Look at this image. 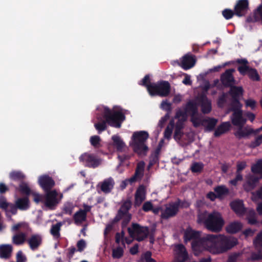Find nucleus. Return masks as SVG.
Segmentation results:
<instances>
[{
    "label": "nucleus",
    "mask_w": 262,
    "mask_h": 262,
    "mask_svg": "<svg viewBox=\"0 0 262 262\" xmlns=\"http://www.w3.org/2000/svg\"><path fill=\"white\" fill-rule=\"evenodd\" d=\"M232 123L236 126H244L246 122V119L243 116L242 110H233V113L231 117Z\"/></svg>",
    "instance_id": "nucleus-18"
},
{
    "label": "nucleus",
    "mask_w": 262,
    "mask_h": 262,
    "mask_svg": "<svg viewBox=\"0 0 262 262\" xmlns=\"http://www.w3.org/2000/svg\"><path fill=\"white\" fill-rule=\"evenodd\" d=\"M183 127L184 125L176 123V128L173 136L174 139L182 146H184L185 144L183 140L184 134L181 130Z\"/></svg>",
    "instance_id": "nucleus-24"
},
{
    "label": "nucleus",
    "mask_w": 262,
    "mask_h": 262,
    "mask_svg": "<svg viewBox=\"0 0 262 262\" xmlns=\"http://www.w3.org/2000/svg\"><path fill=\"white\" fill-rule=\"evenodd\" d=\"M179 211V205L175 203H171L165 205V208L161 210V217L163 219L175 216Z\"/></svg>",
    "instance_id": "nucleus-10"
},
{
    "label": "nucleus",
    "mask_w": 262,
    "mask_h": 262,
    "mask_svg": "<svg viewBox=\"0 0 262 262\" xmlns=\"http://www.w3.org/2000/svg\"><path fill=\"white\" fill-rule=\"evenodd\" d=\"M198 222L212 232H219L224 224L221 214L216 211L208 213L207 211L200 213L198 215Z\"/></svg>",
    "instance_id": "nucleus-3"
},
{
    "label": "nucleus",
    "mask_w": 262,
    "mask_h": 262,
    "mask_svg": "<svg viewBox=\"0 0 262 262\" xmlns=\"http://www.w3.org/2000/svg\"><path fill=\"white\" fill-rule=\"evenodd\" d=\"M174 125V120L172 119L170 121L168 125L165 129L164 133V136L165 138L169 139L171 138Z\"/></svg>",
    "instance_id": "nucleus-40"
},
{
    "label": "nucleus",
    "mask_w": 262,
    "mask_h": 262,
    "mask_svg": "<svg viewBox=\"0 0 262 262\" xmlns=\"http://www.w3.org/2000/svg\"><path fill=\"white\" fill-rule=\"evenodd\" d=\"M262 144V137H261V136H258V137H257L255 140L251 142L250 144V147L251 148H255L257 146H258L259 145H260V144Z\"/></svg>",
    "instance_id": "nucleus-57"
},
{
    "label": "nucleus",
    "mask_w": 262,
    "mask_h": 262,
    "mask_svg": "<svg viewBox=\"0 0 262 262\" xmlns=\"http://www.w3.org/2000/svg\"><path fill=\"white\" fill-rule=\"evenodd\" d=\"M86 217L85 211H83L82 209L76 212L74 215L75 223L76 224H81L83 221H85Z\"/></svg>",
    "instance_id": "nucleus-37"
},
{
    "label": "nucleus",
    "mask_w": 262,
    "mask_h": 262,
    "mask_svg": "<svg viewBox=\"0 0 262 262\" xmlns=\"http://www.w3.org/2000/svg\"><path fill=\"white\" fill-rule=\"evenodd\" d=\"M238 128L235 132L234 135L236 138L240 139L248 137L251 134L254 133V130L248 127L238 126Z\"/></svg>",
    "instance_id": "nucleus-27"
},
{
    "label": "nucleus",
    "mask_w": 262,
    "mask_h": 262,
    "mask_svg": "<svg viewBox=\"0 0 262 262\" xmlns=\"http://www.w3.org/2000/svg\"><path fill=\"white\" fill-rule=\"evenodd\" d=\"M38 183L40 187L46 191L52 190L55 182L54 180L48 175H42L39 177Z\"/></svg>",
    "instance_id": "nucleus-14"
},
{
    "label": "nucleus",
    "mask_w": 262,
    "mask_h": 262,
    "mask_svg": "<svg viewBox=\"0 0 262 262\" xmlns=\"http://www.w3.org/2000/svg\"><path fill=\"white\" fill-rule=\"evenodd\" d=\"M147 90L151 95H157L161 97L168 96L170 91V85L167 81H162L158 84L147 85Z\"/></svg>",
    "instance_id": "nucleus-7"
},
{
    "label": "nucleus",
    "mask_w": 262,
    "mask_h": 262,
    "mask_svg": "<svg viewBox=\"0 0 262 262\" xmlns=\"http://www.w3.org/2000/svg\"><path fill=\"white\" fill-rule=\"evenodd\" d=\"M230 94L233 99H237L243 95V89L241 86H231Z\"/></svg>",
    "instance_id": "nucleus-38"
},
{
    "label": "nucleus",
    "mask_w": 262,
    "mask_h": 262,
    "mask_svg": "<svg viewBox=\"0 0 262 262\" xmlns=\"http://www.w3.org/2000/svg\"><path fill=\"white\" fill-rule=\"evenodd\" d=\"M30 229L28 224L26 222H20L17 223L12 226V231H17L19 230H29Z\"/></svg>",
    "instance_id": "nucleus-44"
},
{
    "label": "nucleus",
    "mask_w": 262,
    "mask_h": 262,
    "mask_svg": "<svg viewBox=\"0 0 262 262\" xmlns=\"http://www.w3.org/2000/svg\"><path fill=\"white\" fill-rule=\"evenodd\" d=\"M243 227L241 223L239 222H233L230 223L226 227V231L229 233H235L239 231Z\"/></svg>",
    "instance_id": "nucleus-30"
},
{
    "label": "nucleus",
    "mask_w": 262,
    "mask_h": 262,
    "mask_svg": "<svg viewBox=\"0 0 262 262\" xmlns=\"http://www.w3.org/2000/svg\"><path fill=\"white\" fill-rule=\"evenodd\" d=\"M200 232H196L194 231H189L187 230L185 232L184 237L185 241L187 242V241L192 240V242L191 244L192 248L194 251L195 255H198L199 253L204 249H200V250H195L193 247V245L194 243L200 241L201 240L204 239L205 238V236L202 238H200Z\"/></svg>",
    "instance_id": "nucleus-11"
},
{
    "label": "nucleus",
    "mask_w": 262,
    "mask_h": 262,
    "mask_svg": "<svg viewBox=\"0 0 262 262\" xmlns=\"http://www.w3.org/2000/svg\"><path fill=\"white\" fill-rule=\"evenodd\" d=\"M231 127L229 122H225L222 123L215 130L214 135L215 137H219L221 135L228 131Z\"/></svg>",
    "instance_id": "nucleus-32"
},
{
    "label": "nucleus",
    "mask_w": 262,
    "mask_h": 262,
    "mask_svg": "<svg viewBox=\"0 0 262 262\" xmlns=\"http://www.w3.org/2000/svg\"><path fill=\"white\" fill-rule=\"evenodd\" d=\"M202 112L204 114H208L211 110V102L206 96H202L201 98Z\"/></svg>",
    "instance_id": "nucleus-33"
},
{
    "label": "nucleus",
    "mask_w": 262,
    "mask_h": 262,
    "mask_svg": "<svg viewBox=\"0 0 262 262\" xmlns=\"http://www.w3.org/2000/svg\"><path fill=\"white\" fill-rule=\"evenodd\" d=\"M115 181L112 178L105 179L102 182L100 183L98 186H100L101 190L105 193H108L111 192L114 188Z\"/></svg>",
    "instance_id": "nucleus-22"
},
{
    "label": "nucleus",
    "mask_w": 262,
    "mask_h": 262,
    "mask_svg": "<svg viewBox=\"0 0 262 262\" xmlns=\"http://www.w3.org/2000/svg\"><path fill=\"white\" fill-rule=\"evenodd\" d=\"M174 119H178V121L176 123L184 125V122L187 120V113L186 111H183L180 108L177 109Z\"/></svg>",
    "instance_id": "nucleus-34"
},
{
    "label": "nucleus",
    "mask_w": 262,
    "mask_h": 262,
    "mask_svg": "<svg viewBox=\"0 0 262 262\" xmlns=\"http://www.w3.org/2000/svg\"><path fill=\"white\" fill-rule=\"evenodd\" d=\"M103 117L105 121L95 123L94 125L99 133L106 129V123L112 126L117 128L120 127L121 123L125 119L124 114L122 110L114 108L110 110L107 107H105L104 109Z\"/></svg>",
    "instance_id": "nucleus-2"
},
{
    "label": "nucleus",
    "mask_w": 262,
    "mask_h": 262,
    "mask_svg": "<svg viewBox=\"0 0 262 262\" xmlns=\"http://www.w3.org/2000/svg\"><path fill=\"white\" fill-rule=\"evenodd\" d=\"M9 206V203L6 201V199L4 196H0V208L3 209H6Z\"/></svg>",
    "instance_id": "nucleus-62"
},
{
    "label": "nucleus",
    "mask_w": 262,
    "mask_h": 262,
    "mask_svg": "<svg viewBox=\"0 0 262 262\" xmlns=\"http://www.w3.org/2000/svg\"><path fill=\"white\" fill-rule=\"evenodd\" d=\"M204 165L201 162H194L192 164L190 169L193 172H201L203 170Z\"/></svg>",
    "instance_id": "nucleus-51"
},
{
    "label": "nucleus",
    "mask_w": 262,
    "mask_h": 262,
    "mask_svg": "<svg viewBox=\"0 0 262 262\" xmlns=\"http://www.w3.org/2000/svg\"><path fill=\"white\" fill-rule=\"evenodd\" d=\"M262 199V186L255 192H252L251 200L254 202H257Z\"/></svg>",
    "instance_id": "nucleus-52"
},
{
    "label": "nucleus",
    "mask_w": 262,
    "mask_h": 262,
    "mask_svg": "<svg viewBox=\"0 0 262 262\" xmlns=\"http://www.w3.org/2000/svg\"><path fill=\"white\" fill-rule=\"evenodd\" d=\"M112 140L114 142V145L117 148V150L123 151L125 150L126 148L125 144L119 136L116 135L113 136L112 137Z\"/></svg>",
    "instance_id": "nucleus-36"
},
{
    "label": "nucleus",
    "mask_w": 262,
    "mask_h": 262,
    "mask_svg": "<svg viewBox=\"0 0 262 262\" xmlns=\"http://www.w3.org/2000/svg\"><path fill=\"white\" fill-rule=\"evenodd\" d=\"M160 150H161V147L159 146L155 150L154 152L151 154V155L150 157V164L151 165H153V164H155L158 161L159 155L160 154Z\"/></svg>",
    "instance_id": "nucleus-50"
},
{
    "label": "nucleus",
    "mask_w": 262,
    "mask_h": 262,
    "mask_svg": "<svg viewBox=\"0 0 262 262\" xmlns=\"http://www.w3.org/2000/svg\"><path fill=\"white\" fill-rule=\"evenodd\" d=\"M27 234L23 232H18L14 234L12 238V243L16 245H23L27 242Z\"/></svg>",
    "instance_id": "nucleus-28"
},
{
    "label": "nucleus",
    "mask_w": 262,
    "mask_h": 262,
    "mask_svg": "<svg viewBox=\"0 0 262 262\" xmlns=\"http://www.w3.org/2000/svg\"><path fill=\"white\" fill-rule=\"evenodd\" d=\"M241 255L242 253L241 252L232 253L228 255L226 262H237Z\"/></svg>",
    "instance_id": "nucleus-54"
},
{
    "label": "nucleus",
    "mask_w": 262,
    "mask_h": 262,
    "mask_svg": "<svg viewBox=\"0 0 262 262\" xmlns=\"http://www.w3.org/2000/svg\"><path fill=\"white\" fill-rule=\"evenodd\" d=\"M10 177L13 180L21 181L25 178V176L21 171H13L10 173Z\"/></svg>",
    "instance_id": "nucleus-47"
},
{
    "label": "nucleus",
    "mask_w": 262,
    "mask_h": 262,
    "mask_svg": "<svg viewBox=\"0 0 262 262\" xmlns=\"http://www.w3.org/2000/svg\"><path fill=\"white\" fill-rule=\"evenodd\" d=\"M237 244V239L233 236L207 234L205 239L194 243L193 247L195 250L204 249L213 254H220L227 252Z\"/></svg>",
    "instance_id": "nucleus-1"
},
{
    "label": "nucleus",
    "mask_w": 262,
    "mask_h": 262,
    "mask_svg": "<svg viewBox=\"0 0 262 262\" xmlns=\"http://www.w3.org/2000/svg\"><path fill=\"white\" fill-rule=\"evenodd\" d=\"M79 161L84 164L85 166L95 168L98 166L101 163V159L95 155L85 152L79 157Z\"/></svg>",
    "instance_id": "nucleus-9"
},
{
    "label": "nucleus",
    "mask_w": 262,
    "mask_h": 262,
    "mask_svg": "<svg viewBox=\"0 0 262 262\" xmlns=\"http://www.w3.org/2000/svg\"><path fill=\"white\" fill-rule=\"evenodd\" d=\"M259 178L254 175L248 174L245 177V181L243 184L244 189L247 192L253 190L259 182Z\"/></svg>",
    "instance_id": "nucleus-15"
},
{
    "label": "nucleus",
    "mask_w": 262,
    "mask_h": 262,
    "mask_svg": "<svg viewBox=\"0 0 262 262\" xmlns=\"http://www.w3.org/2000/svg\"><path fill=\"white\" fill-rule=\"evenodd\" d=\"M42 237L39 234H32L27 238V243L32 250L37 249L41 245Z\"/></svg>",
    "instance_id": "nucleus-16"
},
{
    "label": "nucleus",
    "mask_w": 262,
    "mask_h": 262,
    "mask_svg": "<svg viewBox=\"0 0 262 262\" xmlns=\"http://www.w3.org/2000/svg\"><path fill=\"white\" fill-rule=\"evenodd\" d=\"M15 205L20 210H26L29 207V201L28 198H19L15 201Z\"/></svg>",
    "instance_id": "nucleus-35"
},
{
    "label": "nucleus",
    "mask_w": 262,
    "mask_h": 262,
    "mask_svg": "<svg viewBox=\"0 0 262 262\" xmlns=\"http://www.w3.org/2000/svg\"><path fill=\"white\" fill-rule=\"evenodd\" d=\"M251 171L256 174L260 175V178H262V159H260L251 166Z\"/></svg>",
    "instance_id": "nucleus-42"
},
{
    "label": "nucleus",
    "mask_w": 262,
    "mask_h": 262,
    "mask_svg": "<svg viewBox=\"0 0 262 262\" xmlns=\"http://www.w3.org/2000/svg\"><path fill=\"white\" fill-rule=\"evenodd\" d=\"M148 137V133L145 131L136 132L133 133L130 145L135 152L139 155H146L148 148L145 142Z\"/></svg>",
    "instance_id": "nucleus-4"
},
{
    "label": "nucleus",
    "mask_w": 262,
    "mask_h": 262,
    "mask_svg": "<svg viewBox=\"0 0 262 262\" xmlns=\"http://www.w3.org/2000/svg\"><path fill=\"white\" fill-rule=\"evenodd\" d=\"M218 122V120L213 118L206 117L204 120L203 126L206 131L212 130Z\"/></svg>",
    "instance_id": "nucleus-29"
},
{
    "label": "nucleus",
    "mask_w": 262,
    "mask_h": 262,
    "mask_svg": "<svg viewBox=\"0 0 262 262\" xmlns=\"http://www.w3.org/2000/svg\"><path fill=\"white\" fill-rule=\"evenodd\" d=\"M13 246L10 244L0 245V257L4 259L9 258L12 254Z\"/></svg>",
    "instance_id": "nucleus-25"
},
{
    "label": "nucleus",
    "mask_w": 262,
    "mask_h": 262,
    "mask_svg": "<svg viewBox=\"0 0 262 262\" xmlns=\"http://www.w3.org/2000/svg\"><path fill=\"white\" fill-rule=\"evenodd\" d=\"M231 208L238 215H242L246 210L244 206L243 202L241 200L233 201L230 203Z\"/></svg>",
    "instance_id": "nucleus-26"
},
{
    "label": "nucleus",
    "mask_w": 262,
    "mask_h": 262,
    "mask_svg": "<svg viewBox=\"0 0 262 262\" xmlns=\"http://www.w3.org/2000/svg\"><path fill=\"white\" fill-rule=\"evenodd\" d=\"M234 100L231 104V111L233 112V110H241L242 104L240 103L237 99H233Z\"/></svg>",
    "instance_id": "nucleus-59"
},
{
    "label": "nucleus",
    "mask_w": 262,
    "mask_h": 262,
    "mask_svg": "<svg viewBox=\"0 0 262 262\" xmlns=\"http://www.w3.org/2000/svg\"><path fill=\"white\" fill-rule=\"evenodd\" d=\"M127 230L130 236L139 242L146 238L149 233L147 227L141 226L136 223H133L132 227L128 228Z\"/></svg>",
    "instance_id": "nucleus-8"
},
{
    "label": "nucleus",
    "mask_w": 262,
    "mask_h": 262,
    "mask_svg": "<svg viewBox=\"0 0 262 262\" xmlns=\"http://www.w3.org/2000/svg\"><path fill=\"white\" fill-rule=\"evenodd\" d=\"M101 138L98 136H93L90 138V141L91 145L95 148L101 147Z\"/></svg>",
    "instance_id": "nucleus-48"
},
{
    "label": "nucleus",
    "mask_w": 262,
    "mask_h": 262,
    "mask_svg": "<svg viewBox=\"0 0 262 262\" xmlns=\"http://www.w3.org/2000/svg\"><path fill=\"white\" fill-rule=\"evenodd\" d=\"M248 10V0H238L234 7L235 15L238 17L245 15Z\"/></svg>",
    "instance_id": "nucleus-13"
},
{
    "label": "nucleus",
    "mask_w": 262,
    "mask_h": 262,
    "mask_svg": "<svg viewBox=\"0 0 262 262\" xmlns=\"http://www.w3.org/2000/svg\"><path fill=\"white\" fill-rule=\"evenodd\" d=\"M253 243L257 253H253L251 254V259L257 260L262 259V231L256 236Z\"/></svg>",
    "instance_id": "nucleus-12"
},
{
    "label": "nucleus",
    "mask_w": 262,
    "mask_h": 262,
    "mask_svg": "<svg viewBox=\"0 0 262 262\" xmlns=\"http://www.w3.org/2000/svg\"><path fill=\"white\" fill-rule=\"evenodd\" d=\"M153 204L150 201H146L142 206V210L145 212L151 211L153 208Z\"/></svg>",
    "instance_id": "nucleus-58"
},
{
    "label": "nucleus",
    "mask_w": 262,
    "mask_h": 262,
    "mask_svg": "<svg viewBox=\"0 0 262 262\" xmlns=\"http://www.w3.org/2000/svg\"><path fill=\"white\" fill-rule=\"evenodd\" d=\"M205 118L202 115L198 113L195 114H191L190 121L194 127H198L200 126H203Z\"/></svg>",
    "instance_id": "nucleus-31"
},
{
    "label": "nucleus",
    "mask_w": 262,
    "mask_h": 262,
    "mask_svg": "<svg viewBox=\"0 0 262 262\" xmlns=\"http://www.w3.org/2000/svg\"><path fill=\"white\" fill-rule=\"evenodd\" d=\"M247 74L249 78L252 80L259 81L260 79L259 76L257 71L254 69L250 68Z\"/></svg>",
    "instance_id": "nucleus-53"
},
{
    "label": "nucleus",
    "mask_w": 262,
    "mask_h": 262,
    "mask_svg": "<svg viewBox=\"0 0 262 262\" xmlns=\"http://www.w3.org/2000/svg\"><path fill=\"white\" fill-rule=\"evenodd\" d=\"M146 199V190L143 185L138 187L135 193L134 206L139 207Z\"/></svg>",
    "instance_id": "nucleus-19"
},
{
    "label": "nucleus",
    "mask_w": 262,
    "mask_h": 262,
    "mask_svg": "<svg viewBox=\"0 0 262 262\" xmlns=\"http://www.w3.org/2000/svg\"><path fill=\"white\" fill-rule=\"evenodd\" d=\"M20 190L24 193L28 194L30 192L29 186L25 183H21L19 185Z\"/></svg>",
    "instance_id": "nucleus-63"
},
{
    "label": "nucleus",
    "mask_w": 262,
    "mask_h": 262,
    "mask_svg": "<svg viewBox=\"0 0 262 262\" xmlns=\"http://www.w3.org/2000/svg\"><path fill=\"white\" fill-rule=\"evenodd\" d=\"M222 14L226 19H229L231 18L233 15H235L234 10L226 9L222 11Z\"/></svg>",
    "instance_id": "nucleus-56"
},
{
    "label": "nucleus",
    "mask_w": 262,
    "mask_h": 262,
    "mask_svg": "<svg viewBox=\"0 0 262 262\" xmlns=\"http://www.w3.org/2000/svg\"><path fill=\"white\" fill-rule=\"evenodd\" d=\"M124 250L121 247H118L112 250V256L114 258H120L123 255Z\"/></svg>",
    "instance_id": "nucleus-49"
},
{
    "label": "nucleus",
    "mask_w": 262,
    "mask_h": 262,
    "mask_svg": "<svg viewBox=\"0 0 262 262\" xmlns=\"http://www.w3.org/2000/svg\"><path fill=\"white\" fill-rule=\"evenodd\" d=\"M217 198H222L229 193L228 189L224 185H221L214 188Z\"/></svg>",
    "instance_id": "nucleus-39"
},
{
    "label": "nucleus",
    "mask_w": 262,
    "mask_h": 262,
    "mask_svg": "<svg viewBox=\"0 0 262 262\" xmlns=\"http://www.w3.org/2000/svg\"><path fill=\"white\" fill-rule=\"evenodd\" d=\"M250 67L247 65H243L238 67V71L243 75L248 74Z\"/></svg>",
    "instance_id": "nucleus-61"
},
{
    "label": "nucleus",
    "mask_w": 262,
    "mask_h": 262,
    "mask_svg": "<svg viewBox=\"0 0 262 262\" xmlns=\"http://www.w3.org/2000/svg\"><path fill=\"white\" fill-rule=\"evenodd\" d=\"M33 201L37 204L39 203H43L45 200V195H42L38 193H33L32 194Z\"/></svg>",
    "instance_id": "nucleus-55"
},
{
    "label": "nucleus",
    "mask_w": 262,
    "mask_h": 262,
    "mask_svg": "<svg viewBox=\"0 0 262 262\" xmlns=\"http://www.w3.org/2000/svg\"><path fill=\"white\" fill-rule=\"evenodd\" d=\"M195 60L194 57L188 54L184 55L181 60V66L185 70H188L194 66Z\"/></svg>",
    "instance_id": "nucleus-23"
},
{
    "label": "nucleus",
    "mask_w": 262,
    "mask_h": 262,
    "mask_svg": "<svg viewBox=\"0 0 262 262\" xmlns=\"http://www.w3.org/2000/svg\"><path fill=\"white\" fill-rule=\"evenodd\" d=\"M186 113L191 114H195L198 113L196 103L193 101L188 102L185 107Z\"/></svg>",
    "instance_id": "nucleus-41"
},
{
    "label": "nucleus",
    "mask_w": 262,
    "mask_h": 262,
    "mask_svg": "<svg viewBox=\"0 0 262 262\" xmlns=\"http://www.w3.org/2000/svg\"><path fill=\"white\" fill-rule=\"evenodd\" d=\"M145 163L144 162H140L138 163L136 171L134 174L129 179L130 183H132L140 180L143 176Z\"/></svg>",
    "instance_id": "nucleus-21"
},
{
    "label": "nucleus",
    "mask_w": 262,
    "mask_h": 262,
    "mask_svg": "<svg viewBox=\"0 0 262 262\" xmlns=\"http://www.w3.org/2000/svg\"><path fill=\"white\" fill-rule=\"evenodd\" d=\"M17 262H25L26 260V257L23 255L22 251H19L16 254Z\"/></svg>",
    "instance_id": "nucleus-64"
},
{
    "label": "nucleus",
    "mask_w": 262,
    "mask_h": 262,
    "mask_svg": "<svg viewBox=\"0 0 262 262\" xmlns=\"http://www.w3.org/2000/svg\"><path fill=\"white\" fill-rule=\"evenodd\" d=\"M132 202L130 198H127L123 201L122 205L118 211V213L114 219V222H118L121 219L123 220L122 224L125 226L128 224L131 219L132 215L129 213V210L130 209Z\"/></svg>",
    "instance_id": "nucleus-5"
},
{
    "label": "nucleus",
    "mask_w": 262,
    "mask_h": 262,
    "mask_svg": "<svg viewBox=\"0 0 262 262\" xmlns=\"http://www.w3.org/2000/svg\"><path fill=\"white\" fill-rule=\"evenodd\" d=\"M62 198V194L55 189L46 191L43 204L49 209H54Z\"/></svg>",
    "instance_id": "nucleus-6"
},
{
    "label": "nucleus",
    "mask_w": 262,
    "mask_h": 262,
    "mask_svg": "<svg viewBox=\"0 0 262 262\" xmlns=\"http://www.w3.org/2000/svg\"><path fill=\"white\" fill-rule=\"evenodd\" d=\"M194 133L191 130L184 134L183 138L184 143L185 144L184 146L191 143L194 140Z\"/></svg>",
    "instance_id": "nucleus-45"
},
{
    "label": "nucleus",
    "mask_w": 262,
    "mask_h": 262,
    "mask_svg": "<svg viewBox=\"0 0 262 262\" xmlns=\"http://www.w3.org/2000/svg\"><path fill=\"white\" fill-rule=\"evenodd\" d=\"M234 71L233 69H228L222 74L221 81L224 85L231 86L235 83V80L232 75Z\"/></svg>",
    "instance_id": "nucleus-20"
},
{
    "label": "nucleus",
    "mask_w": 262,
    "mask_h": 262,
    "mask_svg": "<svg viewBox=\"0 0 262 262\" xmlns=\"http://www.w3.org/2000/svg\"><path fill=\"white\" fill-rule=\"evenodd\" d=\"M247 166V163L245 161H238L236 164V171L238 172H241V171L244 169Z\"/></svg>",
    "instance_id": "nucleus-60"
},
{
    "label": "nucleus",
    "mask_w": 262,
    "mask_h": 262,
    "mask_svg": "<svg viewBox=\"0 0 262 262\" xmlns=\"http://www.w3.org/2000/svg\"><path fill=\"white\" fill-rule=\"evenodd\" d=\"M247 219L248 223L251 225L255 224L257 223L256 214L254 210L249 209L247 212Z\"/></svg>",
    "instance_id": "nucleus-46"
},
{
    "label": "nucleus",
    "mask_w": 262,
    "mask_h": 262,
    "mask_svg": "<svg viewBox=\"0 0 262 262\" xmlns=\"http://www.w3.org/2000/svg\"><path fill=\"white\" fill-rule=\"evenodd\" d=\"M62 223L59 222L55 225H53L50 230L51 234L55 238H57L60 236V230Z\"/></svg>",
    "instance_id": "nucleus-43"
},
{
    "label": "nucleus",
    "mask_w": 262,
    "mask_h": 262,
    "mask_svg": "<svg viewBox=\"0 0 262 262\" xmlns=\"http://www.w3.org/2000/svg\"><path fill=\"white\" fill-rule=\"evenodd\" d=\"M175 258L172 262H185L187 259V253L184 246L178 245L175 246Z\"/></svg>",
    "instance_id": "nucleus-17"
}]
</instances>
